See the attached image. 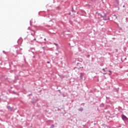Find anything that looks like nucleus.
I'll return each instance as SVG.
<instances>
[{"instance_id": "1", "label": "nucleus", "mask_w": 128, "mask_h": 128, "mask_svg": "<svg viewBox=\"0 0 128 128\" xmlns=\"http://www.w3.org/2000/svg\"><path fill=\"white\" fill-rule=\"evenodd\" d=\"M122 120H124V122H126V120H128V118H126V116H124V114H122Z\"/></svg>"}, {"instance_id": "2", "label": "nucleus", "mask_w": 128, "mask_h": 128, "mask_svg": "<svg viewBox=\"0 0 128 128\" xmlns=\"http://www.w3.org/2000/svg\"><path fill=\"white\" fill-rule=\"evenodd\" d=\"M22 48H20V50H16L17 54H22Z\"/></svg>"}, {"instance_id": "3", "label": "nucleus", "mask_w": 128, "mask_h": 128, "mask_svg": "<svg viewBox=\"0 0 128 128\" xmlns=\"http://www.w3.org/2000/svg\"><path fill=\"white\" fill-rule=\"evenodd\" d=\"M103 20H110V17H108V16L106 17V16H104V18H103Z\"/></svg>"}, {"instance_id": "4", "label": "nucleus", "mask_w": 128, "mask_h": 128, "mask_svg": "<svg viewBox=\"0 0 128 128\" xmlns=\"http://www.w3.org/2000/svg\"><path fill=\"white\" fill-rule=\"evenodd\" d=\"M8 110H10V112H12V107H10V106H7Z\"/></svg>"}, {"instance_id": "5", "label": "nucleus", "mask_w": 128, "mask_h": 128, "mask_svg": "<svg viewBox=\"0 0 128 128\" xmlns=\"http://www.w3.org/2000/svg\"><path fill=\"white\" fill-rule=\"evenodd\" d=\"M22 39H19L18 41V43H20V42L22 43Z\"/></svg>"}, {"instance_id": "6", "label": "nucleus", "mask_w": 128, "mask_h": 128, "mask_svg": "<svg viewBox=\"0 0 128 128\" xmlns=\"http://www.w3.org/2000/svg\"><path fill=\"white\" fill-rule=\"evenodd\" d=\"M79 112H82L84 110V108H80L78 109Z\"/></svg>"}, {"instance_id": "7", "label": "nucleus", "mask_w": 128, "mask_h": 128, "mask_svg": "<svg viewBox=\"0 0 128 128\" xmlns=\"http://www.w3.org/2000/svg\"><path fill=\"white\" fill-rule=\"evenodd\" d=\"M102 70L104 72V73H103V74H106V70H104V68H103Z\"/></svg>"}, {"instance_id": "8", "label": "nucleus", "mask_w": 128, "mask_h": 128, "mask_svg": "<svg viewBox=\"0 0 128 128\" xmlns=\"http://www.w3.org/2000/svg\"><path fill=\"white\" fill-rule=\"evenodd\" d=\"M80 78H81V80H82V78H84V77L82 76V73H80Z\"/></svg>"}, {"instance_id": "9", "label": "nucleus", "mask_w": 128, "mask_h": 128, "mask_svg": "<svg viewBox=\"0 0 128 128\" xmlns=\"http://www.w3.org/2000/svg\"><path fill=\"white\" fill-rule=\"evenodd\" d=\"M104 103H102L100 104V106L102 108L104 107Z\"/></svg>"}, {"instance_id": "10", "label": "nucleus", "mask_w": 128, "mask_h": 128, "mask_svg": "<svg viewBox=\"0 0 128 128\" xmlns=\"http://www.w3.org/2000/svg\"><path fill=\"white\" fill-rule=\"evenodd\" d=\"M51 128H54V125L52 124L50 126Z\"/></svg>"}, {"instance_id": "11", "label": "nucleus", "mask_w": 128, "mask_h": 128, "mask_svg": "<svg viewBox=\"0 0 128 128\" xmlns=\"http://www.w3.org/2000/svg\"><path fill=\"white\" fill-rule=\"evenodd\" d=\"M78 68V70H80V68H84V66L80 67V68Z\"/></svg>"}, {"instance_id": "12", "label": "nucleus", "mask_w": 128, "mask_h": 128, "mask_svg": "<svg viewBox=\"0 0 128 128\" xmlns=\"http://www.w3.org/2000/svg\"><path fill=\"white\" fill-rule=\"evenodd\" d=\"M69 22L70 24H72V21H69Z\"/></svg>"}, {"instance_id": "13", "label": "nucleus", "mask_w": 128, "mask_h": 128, "mask_svg": "<svg viewBox=\"0 0 128 128\" xmlns=\"http://www.w3.org/2000/svg\"><path fill=\"white\" fill-rule=\"evenodd\" d=\"M2 52H4L5 54H6V52H5L4 50H3V51H2Z\"/></svg>"}, {"instance_id": "14", "label": "nucleus", "mask_w": 128, "mask_h": 128, "mask_svg": "<svg viewBox=\"0 0 128 128\" xmlns=\"http://www.w3.org/2000/svg\"><path fill=\"white\" fill-rule=\"evenodd\" d=\"M54 44H55V46H58V44L56 43H54Z\"/></svg>"}, {"instance_id": "15", "label": "nucleus", "mask_w": 128, "mask_h": 128, "mask_svg": "<svg viewBox=\"0 0 128 128\" xmlns=\"http://www.w3.org/2000/svg\"><path fill=\"white\" fill-rule=\"evenodd\" d=\"M30 24L32 25V20H30Z\"/></svg>"}, {"instance_id": "16", "label": "nucleus", "mask_w": 128, "mask_h": 128, "mask_svg": "<svg viewBox=\"0 0 128 128\" xmlns=\"http://www.w3.org/2000/svg\"><path fill=\"white\" fill-rule=\"evenodd\" d=\"M34 40H36V38H34Z\"/></svg>"}, {"instance_id": "17", "label": "nucleus", "mask_w": 128, "mask_h": 128, "mask_svg": "<svg viewBox=\"0 0 128 128\" xmlns=\"http://www.w3.org/2000/svg\"><path fill=\"white\" fill-rule=\"evenodd\" d=\"M108 72H110V74H112V71L109 70Z\"/></svg>"}, {"instance_id": "18", "label": "nucleus", "mask_w": 128, "mask_h": 128, "mask_svg": "<svg viewBox=\"0 0 128 128\" xmlns=\"http://www.w3.org/2000/svg\"><path fill=\"white\" fill-rule=\"evenodd\" d=\"M110 74H112V73H109V74H108V75H109V76H110Z\"/></svg>"}, {"instance_id": "19", "label": "nucleus", "mask_w": 128, "mask_h": 128, "mask_svg": "<svg viewBox=\"0 0 128 128\" xmlns=\"http://www.w3.org/2000/svg\"><path fill=\"white\" fill-rule=\"evenodd\" d=\"M47 64H50V62H47Z\"/></svg>"}, {"instance_id": "20", "label": "nucleus", "mask_w": 128, "mask_h": 128, "mask_svg": "<svg viewBox=\"0 0 128 128\" xmlns=\"http://www.w3.org/2000/svg\"><path fill=\"white\" fill-rule=\"evenodd\" d=\"M28 30H30V28L28 27Z\"/></svg>"}, {"instance_id": "21", "label": "nucleus", "mask_w": 128, "mask_h": 128, "mask_svg": "<svg viewBox=\"0 0 128 128\" xmlns=\"http://www.w3.org/2000/svg\"><path fill=\"white\" fill-rule=\"evenodd\" d=\"M46 38H44V40H46Z\"/></svg>"}, {"instance_id": "22", "label": "nucleus", "mask_w": 128, "mask_h": 128, "mask_svg": "<svg viewBox=\"0 0 128 128\" xmlns=\"http://www.w3.org/2000/svg\"><path fill=\"white\" fill-rule=\"evenodd\" d=\"M42 48H43L44 50V46L42 47Z\"/></svg>"}, {"instance_id": "23", "label": "nucleus", "mask_w": 128, "mask_h": 128, "mask_svg": "<svg viewBox=\"0 0 128 128\" xmlns=\"http://www.w3.org/2000/svg\"><path fill=\"white\" fill-rule=\"evenodd\" d=\"M114 16H116V14H114Z\"/></svg>"}, {"instance_id": "24", "label": "nucleus", "mask_w": 128, "mask_h": 128, "mask_svg": "<svg viewBox=\"0 0 128 128\" xmlns=\"http://www.w3.org/2000/svg\"><path fill=\"white\" fill-rule=\"evenodd\" d=\"M33 58H36V56H33Z\"/></svg>"}, {"instance_id": "25", "label": "nucleus", "mask_w": 128, "mask_h": 128, "mask_svg": "<svg viewBox=\"0 0 128 128\" xmlns=\"http://www.w3.org/2000/svg\"><path fill=\"white\" fill-rule=\"evenodd\" d=\"M32 34V36H34V34Z\"/></svg>"}, {"instance_id": "26", "label": "nucleus", "mask_w": 128, "mask_h": 128, "mask_svg": "<svg viewBox=\"0 0 128 128\" xmlns=\"http://www.w3.org/2000/svg\"><path fill=\"white\" fill-rule=\"evenodd\" d=\"M124 6H125L124 5V6H123V8H124Z\"/></svg>"}, {"instance_id": "27", "label": "nucleus", "mask_w": 128, "mask_h": 128, "mask_svg": "<svg viewBox=\"0 0 128 128\" xmlns=\"http://www.w3.org/2000/svg\"><path fill=\"white\" fill-rule=\"evenodd\" d=\"M29 96H32V94H30Z\"/></svg>"}, {"instance_id": "28", "label": "nucleus", "mask_w": 128, "mask_h": 128, "mask_svg": "<svg viewBox=\"0 0 128 128\" xmlns=\"http://www.w3.org/2000/svg\"><path fill=\"white\" fill-rule=\"evenodd\" d=\"M84 128V125H83Z\"/></svg>"}, {"instance_id": "29", "label": "nucleus", "mask_w": 128, "mask_h": 128, "mask_svg": "<svg viewBox=\"0 0 128 128\" xmlns=\"http://www.w3.org/2000/svg\"><path fill=\"white\" fill-rule=\"evenodd\" d=\"M59 92H60V90H58Z\"/></svg>"}, {"instance_id": "30", "label": "nucleus", "mask_w": 128, "mask_h": 128, "mask_svg": "<svg viewBox=\"0 0 128 128\" xmlns=\"http://www.w3.org/2000/svg\"><path fill=\"white\" fill-rule=\"evenodd\" d=\"M127 28H128V26Z\"/></svg>"}]
</instances>
